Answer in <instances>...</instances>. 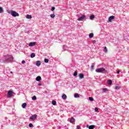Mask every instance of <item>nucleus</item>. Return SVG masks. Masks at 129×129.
<instances>
[{
    "instance_id": "f8f14e48",
    "label": "nucleus",
    "mask_w": 129,
    "mask_h": 129,
    "mask_svg": "<svg viewBox=\"0 0 129 129\" xmlns=\"http://www.w3.org/2000/svg\"><path fill=\"white\" fill-rule=\"evenodd\" d=\"M90 20H91V21H93V20H94V19H95V16L94 15H91L90 17Z\"/></svg>"
},
{
    "instance_id": "0eeeda50",
    "label": "nucleus",
    "mask_w": 129,
    "mask_h": 129,
    "mask_svg": "<svg viewBox=\"0 0 129 129\" xmlns=\"http://www.w3.org/2000/svg\"><path fill=\"white\" fill-rule=\"evenodd\" d=\"M36 45V42H30L28 44L29 47H34V46Z\"/></svg>"
},
{
    "instance_id": "4be33fe9",
    "label": "nucleus",
    "mask_w": 129,
    "mask_h": 129,
    "mask_svg": "<svg viewBox=\"0 0 129 129\" xmlns=\"http://www.w3.org/2000/svg\"><path fill=\"white\" fill-rule=\"evenodd\" d=\"M94 36V34H93V33H91L89 35V37L90 38H92Z\"/></svg>"
},
{
    "instance_id": "9b49d317",
    "label": "nucleus",
    "mask_w": 129,
    "mask_h": 129,
    "mask_svg": "<svg viewBox=\"0 0 129 129\" xmlns=\"http://www.w3.org/2000/svg\"><path fill=\"white\" fill-rule=\"evenodd\" d=\"M35 64L38 67H39V66H41V61H40V60L36 61Z\"/></svg>"
},
{
    "instance_id": "58836bf2",
    "label": "nucleus",
    "mask_w": 129,
    "mask_h": 129,
    "mask_svg": "<svg viewBox=\"0 0 129 129\" xmlns=\"http://www.w3.org/2000/svg\"><path fill=\"white\" fill-rule=\"evenodd\" d=\"M120 72V71H117V74H119Z\"/></svg>"
},
{
    "instance_id": "f704fd0d",
    "label": "nucleus",
    "mask_w": 129,
    "mask_h": 129,
    "mask_svg": "<svg viewBox=\"0 0 129 129\" xmlns=\"http://www.w3.org/2000/svg\"><path fill=\"white\" fill-rule=\"evenodd\" d=\"M95 111H96V112H98V108L97 107H96L95 108Z\"/></svg>"
},
{
    "instance_id": "a19ab883",
    "label": "nucleus",
    "mask_w": 129,
    "mask_h": 129,
    "mask_svg": "<svg viewBox=\"0 0 129 129\" xmlns=\"http://www.w3.org/2000/svg\"><path fill=\"white\" fill-rule=\"evenodd\" d=\"M10 73L12 74H13V72H10Z\"/></svg>"
},
{
    "instance_id": "4c0bfd02",
    "label": "nucleus",
    "mask_w": 129,
    "mask_h": 129,
    "mask_svg": "<svg viewBox=\"0 0 129 129\" xmlns=\"http://www.w3.org/2000/svg\"><path fill=\"white\" fill-rule=\"evenodd\" d=\"M38 86H42V84L39 83V84H38Z\"/></svg>"
},
{
    "instance_id": "f03ea898",
    "label": "nucleus",
    "mask_w": 129,
    "mask_h": 129,
    "mask_svg": "<svg viewBox=\"0 0 129 129\" xmlns=\"http://www.w3.org/2000/svg\"><path fill=\"white\" fill-rule=\"evenodd\" d=\"M96 72H97V73H103V74H105L106 72H107V71L104 68H100L96 70Z\"/></svg>"
},
{
    "instance_id": "1a4fd4ad",
    "label": "nucleus",
    "mask_w": 129,
    "mask_h": 129,
    "mask_svg": "<svg viewBox=\"0 0 129 129\" xmlns=\"http://www.w3.org/2000/svg\"><path fill=\"white\" fill-rule=\"evenodd\" d=\"M35 80H36V81H38L39 82H40V81H41L42 80V78L41 77V76H38L36 77Z\"/></svg>"
},
{
    "instance_id": "aec40b11",
    "label": "nucleus",
    "mask_w": 129,
    "mask_h": 129,
    "mask_svg": "<svg viewBox=\"0 0 129 129\" xmlns=\"http://www.w3.org/2000/svg\"><path fill=\"white\" fill-rule=\"evenodd\" d=\"M102 91H103V93H105L106 91H108L107 88H102Z\"/></svg>"
},
{
    "instance_id": "39448f33",
    "label": "nucleus",
    "mask_w": 129,
    "mask_h": 129,
    "mask_svg": "<svg viewBox=\"0 0 129 129\" xmlns=\"http://www.w3.org/2000/svg\"><path fill=\"white\" fill-rule=\"evenodd\" d=\"M84 20H86V16L85 15H82L78 19V21H82Z\"/></svg>"
},
{
    "instance_id": "6ab92c4d",
    "label": "nucleus",
    "mask_w": 129,
    "mask_h": 129,
    "mask_svg": "<svg viewBox=\"0 0 129 129\" xmlns=\"http://www.w3.org/2000/svg\"><path fill=\"white\" fill-rule=\"evenodd\" d=\"M107 83L108 85H111L112 84V81H111V80H109L107 81Z\"/></svg>"
},
{
    "instance_id": "c756f323",
    "label": "nucleus",
    "mask_w": 129,
    "mask_h": 129,
    "mask_svg": "<svg viewBox=\"0 0 129 129\" xmlns=\"http://www.w3.org/2000/svg\"><path fill=\"white\" fill-rule=\"evenodd\" d=\"M77 75H78V73H77V71H75L74 73V76L75 77H76V76H77Z\"/></svg>"
},
{
    "instance_id": "c9c22d12",
    "label": "nucleus",
    "mask_w": 129,
    "mask_h": 129,
    "mask_svg": "<svg viewBox=\"0 0 129 129\" xmlns=\"http://www.w3.org/2000/svg\"><path fill=\"white\" fill-rule=\"evenodd\" d=\"M21 63H22V64H25V63H26V61L23 60L22 61Z\"/></svg>"
},
{
    "instance_id": "bb28decb",
    "label": "nucleus",
    "mask_w": 129,
    "mask_h": 129,
    "mask_svg": "<svg viewBox=\"0 0 129 129\" xmlns=\"http://www.w3.org/2000/svg\"><path fill=\"white\" fill-rule=\"evenodd\" d=\"M50 18H51V19H54V18H55V14H51Z\"/></svg>"
},
{
    "instance_id": "e433bc0d",
    "label": "nucleus",
    "mask_w": 129,
    "mask_h": 129,
    "mask_svg": "<svg viewBox=\"0 0 129 129\" xmlns=\"http://www.w3.org/2000/svg\"><path fill=\"white\" fill-rule=\"evenodd\" d=\"M80 128H81L80 125H77V126L76 129H80Z\"/></svg>"
},
{
    "instance_id": "a211bd4d",
    "label": "nucleus",
    "mask_w": 129,
    "mask_h": 129,
    "mask_svg": "<svg viewBox=\"0 0 129 129\" xmlns=\"http://www.w3.org/2000/svg\"><path fill=\"white\" fill-rule=\"evenodd\" d=\"M74 121H75V119H74V118L73 117H72L71 118V119L70 120V122L71 123H73V122H74Z\"/></svg>"
},
{
    "instance_id": "9d476101",
    "label": "nucleus",
    "mask_w": 129,
    "mask_h": 129,
    "mask_svg": "<svg viewBox=\"0 0 129 129\" xmlns=\"http://www.w3.org/2000/svg\"><path fill=\"white\" fill-rule=\"evenodd\" d=\"M61 98L64 100H66V99H67V95H66L65 94H63L61 96Z\"/></svg>"
},
{
    "instance_id": "20e7f679",
    "label": "nucleus",
    "mask_w": 129,
    "mask_h": 129,
    "mask_svg": "<svg viewBox=\"0 0 129 129\" xmlns=\"http://www.w3.org/2000/svg\"><path fill=\"white\" fill-rule=\"evenodd\" d=\"M13 94H14V91H13V90H9L8 92L7 97H8V98H11V97L13 96Z\"/></svg>"
},
{
    "instance_id": "4468645a",
    "label": "nucleus",
    "mask_w": 129,
    "mask_h": 129,
    "mask_svg": "<svg viewBox=\"0 0 129 129\" xmlns=\"http://www.w3.org/2000/svg\"><path fill=\"white\" fill-rule=\"evenodd\" d=\"M87 127H88L89 129H94V127H95V125H91L90 126H87Z\"/></svg>"
},
{
    "instance_id": "b1692460",
    "label": "nucleus",
    "mask_w": 129,
    "mask_h": 129,
    "mask_svg": "<svg viewBox=\"0 0 129 129\" xmlns=\"http://www.w3.org/2000/svg\"><path fill=\"white\" fill-rule=\"evenodd\" d=\"M4 13V9L3 7H0V14H3Z\"/></svg>"
},
{
    "instance_id": "423d86ee",
    "label": "nucleus",
    "mask_w": 129,
    "mask_h": 129,
    "mask_svg": "<svg viewBox=\"0 0 129 129\" xmlns=\"http://www.w3.org/2000/svg\"><path fill=\"white\" fill-rule=\"evenodd\" d=\"M38 115H37V114H35L34 115H32L30 117V119L31 120H35L37 117Z\"/></svg>"
},
{
    "instance_id": "6e6552de",
    "label": "nucleus",
    "mask_w": 129,
    "mask_h": 129,
    "mask_svg": "<svg viewBox=\"0 0 129 129\" xmlns=\"http://www.w3.org/2000/svg\"><path fill=\"white\" fill-rule=\"evenodd\" d=\"M114 16H110L108 18L109 22H111L112 21V20H114Z\"/></svg>"
},
{
    "instance_id": "412c9836",
    "label": "nucleus",
    "mask_w": 129,
    "mask_h": 129,
    "mask_svg": "<svg viewBox=\"0 0 129 129\" xmlns=\"http://www.w3.org/2000/svg\"><path fill=\"white\" fill-rule=\"evenodd\" d=\"M26 19H28V20H30V19H32V15H26Z\"/></svg>"
},
{
    "instance_id": "c85d7f7f",
    "label": "nucleus",
    "mask_w": 129,
    "mask_h": 129,
    "mask_svg": "<svg viewBox=\"0 0 129 129\" xmlns=\"http://www.w3.org/2000/svg\"><path fill=\"white\" fill-rule=\"evenodd\" d=\"M44 62H45V63H48L49 62V59L48 58H45L44 59Z\"/></svg>"
},
{
    "instance_id": "f257e3e1",
    "label": "nucleus",
    "mask_w": 129,
    "mask_h": 129,
    "mask_svg": "<svg viewBox=\"0 0 129 129\" xmlns=\"http://www.w3.org/2000/svg\"><path fill=\"white\" fill-rule=\"evenodd\" d=\"M14 61V57L13 55L7 54L5 56V59H0V62L2 63H10L11 62H13Z\"/></svg>"
},
{
    "instance_id": "2f4dec72",
    "label": "nucleus",
    "mask_w": 129,
    "mask_h": 129,
    "mask_svg": "<svg viewBox=\"0 0 129 129\" xmlns=\"http://www.w3.org/2000/svg\"><path fill=\"white\" fill-rule=\"evenodd\" d=\"M52 104L55 105L56 104V102L54 100L52 101Z\"/></svg>"
},
{
    "instance_id": "2eb2a0df",
    "label": "nucleus",
    "mask_w": 129,
    "mask_h": 129,
    "mask_svg": "<svg viewBox=\"0 0 129 129\" xmlns=\"http://www.w3.org/2000/svg\"><path fill=\"white\" fill-rule=\"evenodd\" d=\"M75 98H79L80 97L79 94L78 93H75L74 95Z\"/></svg>"
},
{
    "instance_id": "72a5a7b5",
    "label": "nucleus",
    "mask_w": 129,
    "mask_h": 129,
    "mask_svg": "<svg viewBox=\"0 0 129 129\" xmlns=\"http://www.w3.org/2000/svg\"><path fill=\"white\" fill-rule=\"evenodd\" d=\"M115 89H116V90H118V89H119V87L118 86H116L115 87Z\"/></svg>"
},
{
    "instance_id": "cd10ccee",
    "label": "nucleus",
    "mask_w": 129,
    "mask_h": 129,
    "mask_svg": "<svg viewBox=\"0 0 129 129\" xmlns=\"http://www.w3.org/2000/svg\"><path fill=\"white\" fill-rule=\"evenodd\" d=\"M89 100H90V101H93V100H94V99H93V98H92L91 97H89Z\"/></svg>"
},
{
    "instance_id": "79ce46f5",
    "label": "nucleus",
    "mask_w": 129,
    "mask_h": 129,
    "mask_svg": "<svg viewBox=\"0 0 129 129\" xmlns=\"http://www.w3.org/2000/svg\"><path fill=\"white\" fill-rule=\"evenodd\" d=\"M59 129H60V128H61V127H60V126H59Z\"/></svg>"
},
{
    "instance_id": "ea45409f",
    "label": "nucleus",
    "mask_w": 129,
    "mask_h": 129,
    "mask_svg": "<svg viewBox=\"0 0 129 129\" xmlns=\"http://www.w3.org/2000/svg\"><path fill=\"white\" fill-rule=\"evenodd\" d=\"M95 42H96V41H95V40H94V41L93 42V43L95 44Z\"/></svg>"
},
{
    "instance_id": "7c9ffc66",
    "label": "nucleus",
    "mask_w": 129,
    "mask_h": 129,
    "mask_svg": "<svg viewBox=\"0 0 129 129\" xmlns=\"http://www.w3.org/2000/svg\"><path fill=\"white\" fill-rule=\"evenodd\" d=\"M29 127H34V125H33V124H32V123H30L29 124Z\"/></svg>"
},
{
    "instance_id": "a878e982",
    "label": "nucleus",
    "mask_w": 129,
    "mask_h": 129,
    "mask_svg": "<svg viewBox=\"0 0 129 129\" xmlns=\"http://www.w3.org/2000/svg\"><path fill=\"white\" fill-rule=\"evenodd\" d=\"M94 69V63H92L91 66V70H93Z\"/></svg>"
},
{
    "instance_id": "7ed1b4c3",
    "label": "nucleus",
    "mask_w": 129,
    "mask_h": 129,
    "mask_svg": "<svg viewBox=\"0 0 129 129\" xmlns=\"http://www.w3.org/2000/svg\"><path fill=\"white\" fill-rule=\"evenodd\" d=\"M8 13L11 14V16H12V17H14V18H16V17H19V13L15 11H9L8 12Z\"/></svg>"
},
{
    "instance_id": "f3484780",
    "label": "nucleus",
    "mask_w": 129,
    "mask_h": 129,
    "mask_svg": "<svg viewBox=\"0 0 129 129\" xmlns=\"http://www.w3.org/2000/svg\"><path fill=\"white\" fill-rule=\"evenodd\" d=\"M34 57H36V54H35V53L33 52L30 54V57L34 58Z\"/></svg>"
},
{
    "instance_id": "ddd939ff",
    "label": "nucleus",
    "mask_w": 129,
    "mask_h": 129,
    "mask_svg": "<svg viewBox=\"0 0 129 129\" xmlns=\"http://www.w3.org/2000/svg\"><path fill=\"white\" fill-rule=\"evenodd\" d=\"M80 79H83L84 78V75L82 73L79 74Z\"/></svg>"
},
{
    "instance_id": "393cba45",
    "label": "nucleus",
    "mask_w": 129,
    "mask_h": 129,
    "mask_svg": "<svg viewBox=\"0 0 129 129\" xmlns=\"http://www.w3.org/2000/svg\"><path fill=\"white\" fill-rule=\"evenodd\" d=\"M32 100H37V97L36 96H33L32 97Z\"/></svg>"
},
{
    "instance_id": "5701e85b",
    "label": "nucleus",
    "mask_w": 129,
    "mask_h": 129,
    "mask_svg": "<svg viewBox=\"0 0 129 129\" xmlns=\"http://www.w3.org/2000/svg\"><path fill=\"white\" fill-rule=\"evenodd\" d=\"M103 51H104V53H107V48H106V46H105L104 47Z\"/></svg>"
},
{
    "instance_id": "dca6fc26",
    "label": "nucleus",
    "mask_w": 129,
    "mask_h": 129,
    "mask_svg": "<svg viewBox=\"0 0 129 129\" xmlns=\"http://www.w3.org/2000/svg\"><path fill=\"white\" fill-rule=\"evenodd\" d=\"M22 108H26L27 107V103H24L22 104Z\"/></svg>"
},
{
    "instance_id": "473e14b6",
    "label": "nucleus",
    "mask_w": 129,
    "mask_h": 129,
    "mask_svg": "<svg viewBox=\"0 0 129 129\" xmlns=\"http://www.w3.org/2000/svg\"><path fill=\"white\" fill-rule=\"evenodd\" d=\"M55 7H52V8H51V12H54V11H55Z\"/></svg>"
}]
</instances>
